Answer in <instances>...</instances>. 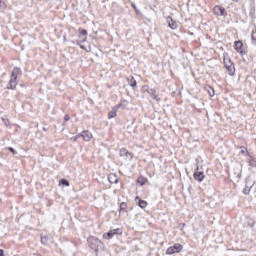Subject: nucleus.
Instances as JSON below:
<instances>
[{"mask_svg": "<svg viewBox=\"0 0 256 256\" xmlns=\"http://www.w3.org/2000/svg\"><path fill=\"white\" fill-rule=\"evenodd\" d=\"M224 65L226 67V70L228 71V75L233 77L235 75V66L233 65V62L231 61V58H229V55H224Z\"/></svg>", "mask_w": 256, "mask_h": 256, "instance_id": "f257e3e1", "label": "nucleus"}, {"mask_svg": "<svg viewBox=\"0 0 256 256\" xmlns=\"http://www.w3.org/2000/svg\"><path fill=\"white\" fill-rule=\"evenodd\" d=\"M242 166L237 164L230 172V177L233 181H238L241 179Z\"/></svg>", "mask_w": 256, "mask_h": 256, "instance_id": "f03ea898", "label": "nucleus"}, {"mask_svg": "<svg viewBox=\"0 0 256 256\" xmlns=\"http://www.w3.org/2000/svg\"><path fill=\"white\" fill-rule=\"evenodd\" d=\"M181 251H183V245L176 243L167 249L166 255H174V253H181Z\"/></svg>", "mask_w": 256, "mask_h": 256, "instance_id": "7ed1b4c3", "label": "nucleus"}, {"mask_svg": "<svg viewBox=\"0 0 256 256\" xmlns=\"http://www.w3.org/2000/svg\"><path fill=\"white\" fill-rule=\"evenodd\" d=\"M115 235H123V230L120 228L109 231L108 233L103 234V239H113Z\"/></svg>", "mask_w": 256, "mask_h": 256, "instance_id": "20e7f679", "label": "nucleus"}, {"mask_svg": "<svg viewBox=\"0 0 256 256\" xmlns=\"http://www.w3.org/2000/svg\"><path fill=\"white\" fill-rule=\"evenodd\" d=\"M90 245H91L92 249H94V251H98L99 247H101L103 245V243H101L100 240L97 238H91Z\"/></svg>", "mask_w": 256, "mask_h": 256, "instance_id": "39448f33", "label": "nucleus"}, {"mask_svg": "<svg viewBox=\"0 0 256 256\" xmlns=\"http://www.w3.org/2000/svg\"><path fill=\"white\" fill-rule=\"evenodd\" d=\"M214 14L217 17H225L227 15V12H225V9L222 8L221 6H215L214 7Z\"/></svg>", "mask_w": 256, "mask_h": 256, "instance_id": "423d86ee", "label": "nucleus"}, {"mask_svg": "<svg viewBox=\"0 0 256 256\" xmlns=\"http://www.w3.org/2000/svg\"><path fill=\"white\" fill-rule=\"evenodd\" d=\"M194 179L196 181H199V183H201L203 181V179H205V174L199 170H197L195 173H194Z\"/></svg>", "mask_w": 256, "mask_h": 256, "instance_id": "0eeeda50", "label": "nucleus"}, {"mask_svg": "<svg viewBox=\"0 0 256 256\" xmlns=\"http://www.w3.org/2000/svg\"><path fill=\"white\" fill-rule=\"evenodd\" d=\"M80 135L83 137L84 141H91V139H93V134L89 131H84Z\"/></svg>", "mask_w": 256, "mask_h": 256, "instance_id": "6e6552de", "label": "nucleus"}, {"mask_svg": "<svg viewBox=\"0 0 256 256\" xmlns=\"http://www.w3.org/2000/svg\"><path fill=\"white\" fill-rule=\"evenodd\" d=\"M120 156L121 157H126V159H133V155L131 153H129V151L125 150V149H121L120 150Z\"/></svg>", "mask_w": 256, "mask_h": 256, "instance_id": "1a4fd4ad", "label": "nucleus"}, {"mask_svg": "<svg viewBox=\"0 0 256 256\" xmlns=\"http://www.w3.org/2000/svg\"><path fill=\"white\" fill-rule=\"evenodd\" d=\"M167 22H168V27H170V29H177V22L175 20L168 17Z\"/></svg>", "mask_w": 256, "mask_h": 256, "instance_id": "9d476101", "label": "nucleus"}, {"mask_svg": "<svg viewBox=\"0 0 256 256\" xmlns=\"http://www.w3.org/2000/svg\"><path fill=\"white\" fill-rule=\"evenodd\" d=\"M248 157H249V160H248L249 167H252V169H255V167H256L255 157L251 156L250 154H248Z\"/></svg>", "mask_w": 256, "mask_h": 256, "instance_id": "9b49d317", "label": "nucleus"}, {"mask_svg": "<svg viewBox=\"0 0 256 256\" xmlns=\"http://www.w3.org/2000/svg\"><path fill=\"white\" fill-rule=\"evenodd\" d=\"M243 48V42L241 41H236L235 42V49L238 53H243V50H241Z\"/></svg>", "mask_w": 256, "mask_h": 256, "instance_id": "f8f14e48", "label": "nucleus"}, {"mask_svg": "<svg viewBox=\"0 0 256 256\" xmlns=\"http://www.w3.org/2000/svg\"><path fill=\"white\" fill-rule=\"evenodd\" d=\"M16 87H17V77L11 76L10 89H15Z\"/></svg>", "mask_w": 256, "mask_h": 256, "instance_id": "ddd939ff", "label": "nucleus"}, {"mask_svg": "<svg viewBox=\"0 0 256 256\" xmlns=\"http://www.w3.org/2000/svg\"><path fill=\"white\" fill-rule=\"evenodd\" d=\"M108 180L110 183H119V178H117V175L115 174H110Z\"/></svg>", "mask_w": 256, "mask_h": 256, "instance_id": "4468645a", "label": "nucleus"}, {"mask_svg": "<svg viewBox=\"0 0 256 256\" xmlns=\"http://www.w3.org/2000/svg\"><path fill=\"white\" fill-rule=\"evenodd\" d=\"M137 199L139 207H141V209H145V207H147V202L145 200H141L139 197H136V200Z\"/></svg>", "mask_w": 256, "mask_h": 256, "instance_id": "2eb2a0df", "label": "nucleus"}, {"mask_svg": "<svg viewBox=\"0 0 256 256\" xmlns=\"http://www.w3.org/2000/svg\"><path fill=\"white\" fill-rule=\"evenodd\" d=\"M19 75H21V69L14 68L12 71V77H16V79H17V76H19Z\"/></svg>", "mask_w": 256, "mask_h": 256, "instance_id": "dca6fc26", "label": "nucleus"}, {"mask_svg": "<svg viewBox=\"0 0 256 256\" xmlns=\"http://www.w3.org/2000/svg\"><path fill=\"white\" fill-rule=\"evenodd\" d=\"M115 117H117V110L114 109L111 112H109L108 119H113Z\"/></svg>", "mask_w": 256, "mask_h": 256, "instance_id": "f3484780", "label": "nucleus"}, {"mask_svg": "<svg viewBox=\"0 0 256 256\" xmlns=\"http://www.w3.org/2000/svg\"><path fill=\"white\" fill-rule=\"evenodd\" d=\"M81 49H84V51H87L88 53L91 52V45H85V44H81L80 45Z\"/></svg>", "mask_w": 256, "mask_h": 256, "instance_id": "a211bd4d", "label": "nucleus"}, {"mask_svg": "<svg viewBox=\"0 0 256 256\" xmlns=\"http://www.w3.org/2000/svg\"><path fill=\"white\" fill-rule=\"evenodd\" d=\"M137 183H140L141 187H143V185H145V183H147V179L140 177L137 179Z\"/></svg>", "mask_w": 256, "mask_h": 256, "instance_id": "6ab92c4d", "label": "nucleus"}, {"mask_svg": "<svg viewBox=\"0 0 256 256\" xmlns=\"http://www.w3.org/2000/svg\"><path fill=\"white\" fill-rule=\"evenodd\" d=\"M242 155H247L249 157V151L245 147H240Z\"/></svg>", "mask_w": 256, "mask_h": 256, "instance_id": "aec40b11", "label": "nucleus"}, {"mask_svg": "<svg viewBox=\"0 0 256 256\" xmlns=\"http://www.w3.org/2000/svg\"><path fill=\"white\" fill-rule=\"evenodd\" d=\"M208 93L210 95V97H214L215 96V90L211 87L208 88Z\"/></svg>", "mask_w": 256, "mask_h": 256, "instance_id": "412c9836", "label": "nucleus"}, {"mask_svg": "<svg viewBox=\"0 0 256 256\" xmlns=\"http://www.w3.org/2000/svg\"><path fill=\"white\" fill-rule=\"evenodd\" d=\"M130 87H137V81H135V79H131L130 83H129Z\"/></svg>", "mask_w": 256, "mask_h": 256, "instance_id": "4be33fe9", "label": "nucleus"}, {"mask_svg": "<svg viewBox=\"0 0 256 256\" xmlns=\"http://www.w3.org/2000/svg\"><path fill=\"white\" fill-rule=\"evenodd\" d=\"M148 93H149V95H150L152 98L155 97V95H157V94L155 93V90H153V89L148 90Z\"/></svg>", "mask_w": 256, "mask_h": 256, "instance_id": "5701e85b", "label": "nucleus"}, {"mask_svg": "<svg viewBox=\"0 0 256 256\" xmlns=\"http://www.w3.org/2000/svg\"><path fill=\"white\" fill-rule=\"evenodd\" d=\"M61 183H62V185H65V187H69V181L62 179Z\"/></svg>", "mask_w": 256, "mask_h": 256, "instance_id": "b1692460", "label": "nucleus"}, {"mask_svg": "<svg viewBox=\"0 0 256 256\" xmlns=\"http://www.w3.org/2000/svg\"><path fill=\"white\" fill-rule=\"evenodd\" d=\"M80 35H83L85 37V35H87V30L85 29L80 30Z\"/></svg>", "mask_w": 256, "mask_h": 256, "instance_id": "393cba45", "label": "nucleus"}, {"mask_svg": "<svg viewBox=\"0 0 256 256\" xmlns=\"http://www.w3.org/2000/svg\"><path fill=\"white\" fill-rule=\"evenodd\" d=\"M154 99L155 101H157L159 103V101H161V98H159L158 95H154V97L152 98Z\"/></svg>", "mask_w": 256, "mask_h": 256, "instance_id": "a878e982", "label": "nucleus"}, {"mask_svg": "<svg viewBox=\"0 0 256 256\" xmlns=\"http://www.w3.org/2000/svg\"><path fill=\"white\" fill-rule=\"evenodd\" d=\"M251 37L253 41H256V32H252Z\"/></svg>", "mask_w": 256, "mask_h": 256, "instance_id": "bb28decb", "label": "nucleus"}, {"mask_svg": "<svg viewBox=\"0 0 256 256\" xmlns=\"http://www.w3.org/2000/svg\"><path fill=\"white\" fill-rule=\"evenodd\" d=\"M9 151H11V153H13L14 155L17 154V151H15V149L13 148H9Z\"/></svg>", "mask_w": 256, "mask_h": 256, "instance_id": "cd10ccee", "label": "nucleus"}, {"mask_svg": "<svg viewBox=\"0 0 256 256\" xmlns=\"http://www.w3.org/2000/svg\"><path fill=\"white\" fill-rule=\"evenodd\" d=\"M69 119H71V118L69 117V115H65L64 121H69Z\"/></svg>", "mask_w": 256, "mask_h": 256, "instance_id": "c85d7f7f", "label": "nucleus"}, {"mask_svg": "<svg viewBox=\"0 0 256 256\" xmlns=\"http://www.w3.org/2000/svg\"><path fill=\"white\" fill-rule=\"evenodd\" d=\"M78 137H81V134H79L78 136H76L75 138H74V141H77V138Z\"/></svg>", "mask_w": 256, "mask_h": 256, "instance_id": "c756f323", "label": "nucleus"}, {"mask_svg": "<svg viewBox=\"0 0 256 256\" xmlns=\"http://www.w3.org/2000/svg\"><path fill=\"white\" fill-rule=\"evenodd\" d=\"M255 225V222L254 221H252V223H251V227H253Z\"/></svg>", "mask_w": 256, "mask_h": 256, "instance_id": "7c9ffc66", "label": "nucleus"}, {"mask_svg": "<svg viewBox=\"0 0 256 256\" xmlns=\"http://www.w3.org/2000/svg\"><path fill=\"white\" fill-rule=\"evenodd\" d=\"M0 7H1V0H0Z\"/></svg>", "mask_w": 256, "mask_h": 256, "instance_id": "2f4dec72", "label": "nucleus"}, {"mask_svg": "<svg viewBox=\"0 0 256 256\" xmlns=\"http://www.w3.org/2000/svg\"><path fill=\"white\" fill-rule=\"evenodd\" d=\"M233 1H237V0H233Z\"/></svg>", "mask_w": 256, "mask_h": 256, "instance_id": "473e14b6", "label": "nucleus"}]
</instances>
